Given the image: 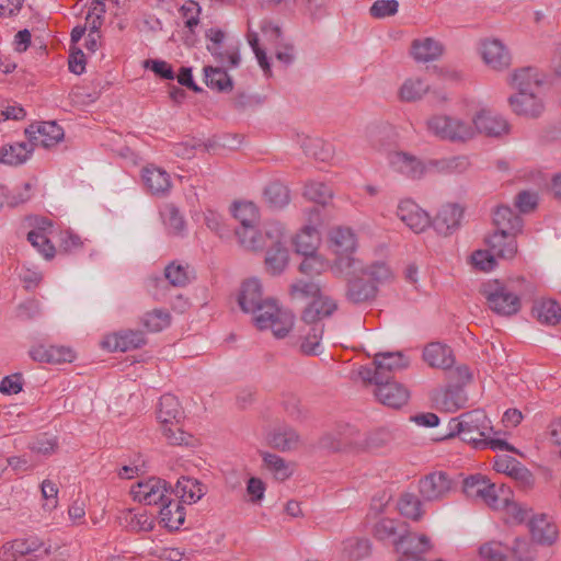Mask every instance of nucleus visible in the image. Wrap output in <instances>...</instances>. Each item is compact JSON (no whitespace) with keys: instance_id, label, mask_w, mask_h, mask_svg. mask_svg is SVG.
Segmentation results:
<instances>
[{"instance_id":"obj_1","label":"nucleus","mask_w":561,"mask_h":561,"mask_svg":"<svg viewBox=\"0 0 561 561\" xmlns=\"http://www.w3.org/2000/svg\"><path fill=\"white\" fill-rule=\"evenodd\" d=\"M512 85L518 91L508 99L514 113L525 117H538L545 110L542 99L536 90L539 89L541 78L535 68H523L512 75Z\"/></svg>"},{"instance_id":"obj_2","label":"nucleus","mask_w":561,"mask_h":561,"mask_svg":"<svg viewBox=\"0 0 561 561\" xmlns=\"http://www.w3.org/2000/svg\"><path fill=\"white\" fill-rule=\"evenodd\" d=\"M448 436H460L466 443L478 449L480 443L493 430L490 419L483 410L477 409L465 412L448 421Z\"/></svg>"},{"instance_id":"obj_3","label":"nucleus","mask_w":561,"mask_h":561,"mask_svg":"<svg viewBox=\"0 0 561 561\" xmlns=\"http://www.w3.org/2000/svg\"><path fill=\"white\" fill-rule=\"evenodd\" d=\"M254 325L263 331L270 329L274 336L285 337L294 327V314L278 307L272 298L250 312Z\"/></svg>"},{"instance_id":"obj_4","label":"nucleus","mask_w":561,"mask_h":561,"mask_svg":"<svg viewBox=\"0 0 561 561\" xmlns=\"http://www.w3.org/2000/svg\"><path fill=\"white\" fill-rule=\"evenodd\" d=\"M410 365V359L402 352L378 353L374 357L373 366L360 367L358 375L363 381L380 383L392 381L391 378Z\"/></svg>"},{"instance_id":"obj_5","label":"nucleus","mask_w":561,"mask_h":561,"mask_svg":"<svg viewBox=\"0 0 561 561\" xmlns=\"http://www.w3.org/2000/svg\"><path fill=\"white\" fill-rule=\"evenodd\" d=\"M426 128L432 135L451 142H465L476 136L472 122L449 115H433L426 121Z\"/></svg>"},{"instance_id":"obj_6","label":"nucleus","mask_w":561,"mask_h":561,"mask_svg":"<svg viewBox=\"0 0 561 561\" xmlns=\"http://www.w3.org/2000/svg\"><path fill=\"white\" fill-rule=\"evenodd\" d=\"M332 273L334 275H350L351 273H360L368 276L376 283H386L392 278L390 267L383 262H376L364 266L362 262L354 256L341 257L333 262Z\"/></svg>"},{"instance_id":"obj_7","label":"nucleus","mask_w":561,"mask_h":561,"mask_svg":"<svg viewBox=\"0 0 561 561\" xmlns=\"http://www.w3.org/2000/svg\"><path fill=\"white\" fill-rule=\"evenodd\" d=\"M483 294L490 309L497 314L511 316L520 308L519 297L497 280L488 283L484 286Z\"/></svg>"},{"instance_id":"obj_8","label":"nucleus","mask_w":561,"mask_h":561,"mask_svg":"<svg viewBox=\"0 0 561 561\" xmlns=\"http://www.w3.org/2000/svg\"><path fill=\"white\" fill-rule=\"evenodd\" d=\"M50 554V546H46L43 540L36 536L15 539L4 543L0 549V559L2 561H15L20 557L33 556L43 558Z\"/></svg>"},{"instance_id":"obj_9","label":"nucleus","mask_w":561,"mask_h":561,"mask_svg":"<svg viewBox=\"0 0 561 561\" xmlns=\"http://www.w3.org/2000/svg\"><path fill=\"white\" fill-rule=\"evenodd\" d=\"M483 62L493 70H504L512 62V55L506 45L497 37H484L478 47Z\"/></svg>"},{"instance_id":"obj_10","label":"nucleus","mask_w":561,"mask_h":561,"mask_svg":"<svg viewBox=\"0 0 561 561\" xmlns=\"http://www.w3.org/2000/svg\"><path fill=\"white\" fill-rule=\"evenodd\" d=\"M130 494L139 503L156 505L164 503L171 493L164 480L151 477L134 484L130 489Z\"/></svg>"},{"instance_id":"obj_11","label":"nucleus","mask_w":561,"mask_h":561,"mask_svg":"<svg viewBox=\"0 0 561 561\" xmlns=\"http://www.w3.org/2000/svg\"><path fill=\"white\" fill-rule=\"evenodd\" d=\"M390 169L411 180H420L427 172V165L416 156L405 151H391L388 154Z\"/></svg>"},{"instance_id":"obj_12","label":"nucleus","mask_w":561,"mask_h":561,"mask_svg":"<svg viewBox=\"0 0 561 561\" xmlns=\"http://www.w3.org/2000/svg\"><path fill=\"white\" fill-rule=\"evenodd\" d=\"M455 488L451 478L444 471H435L420 480L419 490L425 501H440Z\"/></svg>"},{"instance_id":"obj_13","label":"nucleus","mask_w":561,"mask_h":561,"mask_svg":"<svg viewBox=\"0 0 561 561\" xmlns=\"http://www.w3.org/2000/svg\"><path fill=\"white\" fill-rule=\"evenodd\" d=\"M25 135L33 148L36 146L50 148L64 139L65 133L56 122H39L30 125L25 129Z\"/></svg>"},{"instance_id":"obj_14","label":"nucleus","mask_w":561,"mask_h":561,"mask_svg":"<svg viewBox=\"0 0 561 561\" xmlns=\"http://www.w3.org/2000/svg\"><path fill=\"white\" fill-rule=\"evenodd\" d=\"M330 249L336 254V259L353 256L357 249V237L353 229L344 226H336L330 229L328 234Z\"/></svg>"},{"instance_id":"obj_15","label":"nucleus","mask_w":561,"mask_h":561,"mask_svg":"<svg viewBox=\"0 0 561 561\" xmlns=\"http://www.w3.org/2000/svg\"><path fill=\"white\" fill-rule=\"evenodd\" d=\"M397 216L415 233L423 232L431 225L430 215L412 199H403L399 203Z\"/></svg>"},{"instance_id":"obj_16","label":"nucleus","mask_w":561,"mask_h":561,"mask_svg":"<svg viewBox=\"0 0 561 561\" xmlns=\"http://www.w3.org/2000/svg\"><path fill=\"white\" fill-rule=\"evenodd\" d=\"M141 179L146 191L153 196L164 197L172 188L170 174L153 164L142 168Z\"/></svg>"},{"instance_id":"obj_17","label":"nucleus","mask_w":561,"mask_h":561,"mask_svg":"<svg viewBox=\"0 0 561 561\" xmlns=\"http://www.w3.org/2000/svg\"><path fill=\"white\" fill-rule=\"evenodd\" d=\"M146 343L142 332L134 330H124L106 335L101 345L110 352H127L140 347Z\"/></svg>"},{"instance_id":"obj_18","label":"nucleus","mask_w":561,"mask_h":561,"mask_svg":"<svg viewBox=\"0 0 561 561\" xmlns=\"http://www.w3.org/2000/svg\"><path fill=\"white\" fill-rule=\"evenodd\" d=\"M476 134H483L489 137H500L510 131L507 121L491 111H481L472 119Z\"/></svg>"},{"instance_id":"obj_19","label":"nucleus","mask_w":561,"mask_h":561,"mask_svg":"<svg viewBox=\"0 0 561 561\" xmlns=\"http://www.w3.org/2000/svg\"><path fill=\"white\" fill-rule=\"evenodd\" d=\"M374 385L376 386L374 394L383 405L399 409L409 400L408 389L397 381H386Z\"/></svg>"},{"instance_id":"obj_20","label":"nucleus","mask_w":561,"mask_h":561,"mask_svg":"<svg viewBox=\"0 0 561 561\" xmlns=\"http://www.w3.org/2000/svg\"><path fill=\"white\" fill-rule=\"evenodd\" d=\"M463 216V208L458 204H446L440 207L432 221L434 229L443 236L454 233Z\"/></svg>"},{"instance_id":"obj_21","label":"nucleus","mask_w":561,"mask_h":561,"mask_svg":"<svg viewBox=\"0 0 561 561\" xmlns=\"http://www.w3.org/2000/svg\"><path fill=\"white\" fill-rule=\"evenodd\" d=\"M207 49L221 64L238 67L240 64L239 45L233 37H209Z\"/></svg>"},{"instance_id":"obj_22","label":"nucleus","mask_w":561,"mask_h":561,"mask_svg":"<svg viewBox=\"0 0 561 561\" xmlns=\"http://www.w3.org/2000/svg\"><path fill=\"white\" fill-rule=\"evenodd\" d=\"M393 543L399 554L410 553L420 557L432 551L434 547L428 536L416 533L400 534Z\"/></svg>"},{"instance_id":"obj_23","label":"nucleus","mask_w":561,"mask_h":561,"mask_svg":"<svg viewBox=\"0 0 561 561\" xmlns=\"http://www.w3.org/2000/svg\"><path fill=\"white\" fill-rule=\"evenodd\" d=\"M344 277L347 280L346 298L353 304H363L375 298L377 288L374 284L365 282L360 273H351L347 275H335Z\"/></svg>"},{"instance_id":"obj_24","label":"nucleus","mask_w":561,"mask_h":561,"mask_svg":"<svg viewBox=\"0 0 561 561\" xmlns=\"http://www.w3.org/2000/svg\"><path fill=\"white\" fill-rule=\"evenodd\" d=\"M28 354L33 360L48 364L67 363L73 359L70 348L57 345L37 344L31 347Z\"/></svg>"},{"instance_id":"obj_25","label":"nucleus","mask_w":561,"mask_h":561,"mask_svg":"<svg viewBox=\"0 0 561 561\" xmlns=\"http://www.w3.org/2000/svg\"><path fill=\"white\" fill-rule=\"evenodd\" d=\"M443 44L435 37H416L410 48V54L416 62H430L442 56Z\"/></svg>"},{"instance_id":"obj_26","label":"nucleus","mask_w":561,"mask_h":561,"mask_svg":"<svg viewBox=\"0 0 561 561\" xmlns=\"http://www.w3.org/2000/svg\"><path fill=\"white\" fill-rule=\"evenodd\" d=\"M430 90L426 79L419 76L408 77L398 89V99L404 103H415L421 101Z\"/></svg>"},{"instance_id":"obj_27","label":"nucleus","mask_w":561,"mask_h":561,"mask_svg":"<svg viewBox=\"0 0 561 561\" xmlns=\"http://www.w3.org/2000/svg\"><path fill=\"white\" fill-rule=\"evenodd\" d=\"M268 298L263 297L262 285L259 279L250 278L245 280L238 297L240 308L250 313L255 308L264 304Z\"/></svg>"},{"instance_id":"obj_28","label":"nucleus","mask_w":561,"mask_h":561,"mask_svg":"<svg viewBox=\"0 0 561 561\" xmlns=\"http://www.w3.org/2000/svg\"><path fill=\"white\" fill-rule=\"evenodd\" d=\"M423 359L434 368L450 369L455 363L451 350L438 342L430 343L423 351Z\"/></svg>"},{"instance_id":"obj_29","label":"nucleus","mask_w":561,"mask_h":561,"mask_svg":"<svg viewBox=\"0 0 561 561\" xmlns=\"http://www.w3.org/2000/svg\"><path fill=\"white\" fill-rule=\"evenodd\" d=\"M337 309L335 300L322 295L312 300V302L304 310L302 320L306 323H320L319 320L330 317Z\"/></svg>"},{"instance_id":"obj_30","label":"nucleus","mask_w":561,"mask_h":561,"mask_svg":"<svg viewBox=\"0 0 561 561\" xmlns=\"http://www.w3.org/2000/svg\"><path fill=\"white\" fill-rule=\"evenodd\" d=\"M516 234L511 232L495 231L488 239L491 252L497 257L513 259L517 252Z\"/></svg>"},{"instance_id":"obj_31","label":"nucleus","mask_w":561,"mask_h":561,"mask_svg":"<svg viewBox=\"0 0 561 561\" xmlns=\"http://www.w3.org/2000/svg\"><path fill=\"white\" fill-rule=\"evenodd\" d=\"M533 316L546 325H556L561 320V306L553 299H538L531 308Z\"/></svg>"},{"instance_id":"obj_32","label":"nucleus","mask_w":561,"mask_h":561,"mask_svg":"<svg viewBox=\"0 0 561 561\" xmlns=\"http://www.w3.org/2000/svg\"><path fill=\"white\" fill-rule=\"evenodd\" d=\"M321 238L316 225L304 226L294 239L296 252L304 255L318 251Z\"/></svg>"},{"instance_id":"obj_33","label":"nucleus","mask_w":561,"mask_h":561,"mask_svg":"<svg viewBox=\"0 0 561 561\" xmlns=\"http://www.w3.org/2000/svg\"><path fill=\"white\" fill-rule=\"evenodd\" d=\"M161 504L160 523L170 530H178L185 522L184 507L179 501L171 500L170 496Z\"/></svg>"},{"instance_id":"obj_34","label":"nucleus","mask_w":561,"mask_h":561,"mask_svg":"<svg viewBox=\"0 0 561 561\" xmlns=\"http://www.w3.org/2000/svg\"><path fill=\"white\" fill-rule=\"evenodd\" d=\"M493 222L497 231L517 234L523 229V219L508 206H499L493 213Z\"/></svg>"},{"instance_id":"obj_35","label":"nucleus","mask_w":561,"mask_h":561,"mask_svg":"<svg viewBox=\"0 0 561 561\" xmlns=\"http://www.w3.org/2000/svg\"><path fill=\"white\" fill-rule=\"evenodd\" d=\"M157 417L161 425L180 423L183 410L176 397L165 393L160 398Z\"/></svg>"},{"instance_id":"obj_36","label":"nucleus","mask_w":561,"mask_h":561,"mask_svg":"<svg viewBox=\"0 0 561 561\" xmlns=\"http://www.w3.org/2000/svg\"><path fill=\"white\" fill-rule=\"evenodd\" d=\"M104 3L102 0H92L91 8L85 14L84 23L76 25L70 35H84L87 31L90 34L98 32L103 22Z\"/></svg>"},{"instance_id":"obj_37","label":"nucleus","mask_w":561,"mask_h":561,"mask_svg":"<svg viewBox=\"0 0 561 561\" xmlns=\"http://www.w3.org/2000/svg\"><path fill=\"white\" fill-rule=\"evenodd\" d=\"M529 531L535 541L543 545H551L557 536L556 525L550 523L546 515H539L530 519Z\"/></svg>"},{"instance_id":"obj_38","label":"nucleus","mask_w":561,"mask_h":561,"mask_svg":"<svg viewBox=\"0 0 561 561\" xmlns=\"http://www.w3.org/2000/svg\"><path fill=\"white\" fill-rule=\"evenodd\" d=\"M34 148L31 141L4 145L0 149V163L18 165L24 163L32 154Z\"/></svg>"},{"instance_id":"obj_39","label":"nucleus","mask_w":561,"mask_h":561,"mask_svg":"<svg viewBox=\"0 0 561 561\" xmlns=\"http://www.w3.org/2000/svg\"><path fill=\"white\" fill-rule=\"evenodd\" d=\"M257 226L236 227L234 234L240 247L249 251H263L266 248V242L263 241L262 232L257 230Z\"/></svg>"},{"instance_id":"obj_40","label":"nucleus","mask_w":561,"mask_h":561,"mask_svg":"<svg viewBox=\"0 0 561 561\" xmlns=\"http://www.w3.org/2000/svg\"><path fill=\"white\" fill-rule=\"evenodd\" d=\"M175 492L182 502L193 504L205 495L206 488L196 479L181 477L176 482Z\"/></svg>"},{"instance_id":"obj_41","label":"nucleus","mask_w":561,"mask_h":561,"mask_svg":"<svg viewBox=\"0 0 561 561\" xmlns=\"http://www.w3.org/2000/svg\"><path fill=\"white\" fill-rule=\"evenodd\" d=\"M268 442L272 447L278 450L289 451L298 448L300 437L294 428L283 426L271 433Z\"/></svg>"},{"instance_id":"obj_42","label":"nucleus","mask_w":561,"mask_h":561,"mask_svg":"<svg viewBox=\"0 0 561 561\" xmlns=\"http://www.w3.org/2000/svg\"><path fill=\"white\" fill-rule=\"evenodd\" d=\"M204 81L209 89L218 92H230L233 88L230 76L219 67H204Z\"/></svg>"},{"instance_id":"obj_43","label":"nucleus","mask_w":561,"mask_h":561,"mask_svg":"<svg viewBox=\"0 0 561 561\" xmlns=\"http://www.w3.org/2000/svg\"><path fill=\"white\" fill-rule=\"evenodd\" d=\"M164 277L172 286L184 287L195 278V275L190 265L172 262L164 268Z\"/></svg>"},{"instance_id":"obj_44","label":"nucleus","mask_w":561,"mask_h":561,"mask_svg":"<svg viewBox=\"0 0 561 561\" xmlns=\"http://www.w3.org/2000/svg\"><path fill=\"white\" fill-rule=\"evenodd\" d=\"M160 216L170 234H182L185 229V221L175 205L171 203L164 204L160 209Z\"/></svg>"},{"instance_id":"obj_45","label":"nucleus","mask_w":561,"mask_h":561,"mask_svg":"<svg viewBox=\"0 0 561 561\" xmlns=\"http://www.w3.org/2000/svg\"><path fill=\"white\" fill-rule=\"evenodd\" d=\"M512 495L508 486L501 484L497 486L495 483L489 481V488H485L480 500L492 510H500L507 501V496Z\"/></svg>"},{"instance_id":"obj_46","label":"nucleus","mask_w":561,"mask_h":561,"mask_svg":"<svg viewBox=\"0 0 561 561\" xmlns=\"http://www.w3.org/2000/svg\"><path fill=\"white\" fill-rule=\"evenodd\" d=\"M310 328L304 335L300 351L305 355H319L322 352L321 340L323 334L322 323H309Z\"/></svg>"},{"instance_id":"obj_47","label":"nucleus","mask_w":561,"mask_h":561,"mask_svg":"<svg viewBox=\"0 0 561 561\" xmlns=\"http://www.w3.org/2000/svg\"><path fill=\"white\" fill-rule=\"evenodd\" d=\"M436 402L442 410L454 412L466 405L467 396L460 387L448 388L436 399Z\"/></svg>"},{"instance_id":"obj_48","label":"nucleus","mask_w":561,"mask_h":561,"mask_svg":"<svg viewBox=\"0 0 561 561\" xmlns=\"http://www.w3.org/2000/svg\"><path fill=\"white\" fill-rule=\"evenodd\" d=\"M232 215L239 222L238 227L259 225L260 213L257 207L252 202H237L232 207Z\"/></svg>"},{"instance_id":"obj_49","label":"nucleus","mask_w":561,"mask_h":561,"mask_svg":"<svg viewBox=\"0 0 561 561\" xmlns=\"http://www.w3.org/2000/svg\"><path fill=\"white\" fill-rule=\"evenodd\" d=\"M263 461L266 469L278 481H285L294 473L293 465L286 462L282 457L277 455L265 453L263 455Z\"/></svg>"},{"instance_id":"obj_50","label":"nucleus","mask_w":561,"mask_h":561,"mask_svg":"<svg viewBox=\"0 0 561 561\" xmlns=\"http://www.w3.org/2000/svg\"><path fill=\"white\" fill-rule=\"evenodd\" d=\"M329 261L318 251L310 254H304V260L299 265V271L308 276H318L324 273L329 267L332 270Z\"/></svg>"},{"instance_id":"obj_51","label":"nucleus","mask_w":561,"mask_h":561,"mask_svg":"<svg viewBox=\"0 0 561 561\" xmlns=\"http://www.w3.org/2000/svg\"><path fill=\"white\" fill-rule=\"evenodd\" d=\"M266 251V268L274 275L280 274L288 264V250L286 247L264 249Z\"/></svg>"},{"instance_id":"obj_52","label":"nucleus","mask_w":561,"mask_h":561,"mask_svg":"<svg viewBox=\"0 0 561 561\" xmlns=\"http://www.w3.org/2000/svg\"><path fill=\"white\" fill-rule=\"evenodd\" d=\"M398 508L401 515L412 520H420L423 516L422 502L412 493H404L400 496Z\"/></svg>"},{"instance_id":"obj_53","label":"nucleus","mask_w":561,"mask_h":561,"mask_svg":"<svg viewBox=\"0 0 561 561\" xmlns=\"http://www.w3.org/2000/svg\"><path fill=\"white\" fill-rule=\"evenodd\" d=\"M264 198L271 207L283 208L289 203V190L282 183H271L264 191Z\"/></svg>"},{"instance_id":"obj_54","label":"nucleus","mask_w":561,"mask_h":561,"mask_svg":"<svg viewBox=\"0 0 561 561\" xmlns=\"http://www.w3.org/2000/svg\"><path fill=\"white\" fill-rule=\"evenodd\" d=\"M262 236H263V241L266 242L265 249L285 247V239H286L285 228L278 221H274V220L267 221L264 225Z\"/></svg>"},{"instance_id":"obj_55","label":"nucleus","mask_w":561,"mask_h":561,"mask_svg":"<svg viewBox=\"0 0 561 561\" xmlns=\"http://www.w3.org/2000/svg\"><path fill=\"white\" fill-rule=\"evenodd\" d=\"M368 539L351 538L343 542V554L351 561H358L370 553Z\"/></svg>"},{"instance_id":"obj_56","label":"nucleus","mask_w":561,"mask_h":561,"mask_svg":"<svg viewBox=\"0 0 561 561\" xmlns=\"http://www.w3.org/2000/svg\"><path fill=\"white\" fill-rule=\"evenodd\" d=\"M304 195L311 202L325 206L332 197V190L322 182H309L305 186Z\"/></svg>"},{"instance_id":"obj_57","label":"nucleus","mask_w":561,"mask_h":561,"mask_svg":"<svg viewBox=\"0 0 561 561\" xmlns=\"http://www.w3.org/2000/svg\"><path fill=\"white\" fill-rule=\"evenodd\" d=\"M141 323L150 332H159L170 325L171 314L164 309H153L152 311L144 314Z\"/></svg>"},{"instance_id":"obj_58","label":"nucleus","mask_w":561,"mask_h":561,"mask_svg":"<svg viewBox=\"0 0 561 561\" xmlns=\"http://www.w3.org/2000/svg\"><path fill=\"white\" fill-rule=\"evenodd\" d=\"M512 496L513 494L507 496L506 503L499 511L503 512L506 524L518 525L528 518V511L522 504L513 501Z\"/></svg>"},{"instance_id":"obj_59","label":"nucleus","mask_w":561,"mask_h":561,"mask_svg":"<svg viewBox=\"0 0 561 561\" xmlns=\"http://www.w3.org/2000/svg\"><path fill=\"white\" fill-rule=\"evenodd\" d=\"M82 37H71V45L69 48L68 68L75 75H81L85 71V55L78 46Z\"/></svg>"},{"instance_id":"obj_60","label":"nucleus","mask_w":561,"mask_h":561,"mask_svg":"<svg viewBox=\"0 0 561 561\" xmlns=\"http://www.w3.org/2000/svg\"><path fill=\"white\" fill-rule=\"evenodd\" d=\"M27 240L30 243L37 249V251L47 260H50L55 256V247L48 239L47 234L37 231V230H31L27 233Z\"/></svg>"},{"instance_id":"obj_61","label":"nucleus","mask_w":561,"mask_h":561,"mask_svg":"<svg viewBox=\"0 0 561 561\" xmlns=\"http://www.w3.org/2000/svg\"><path fill=\"white\" fill-rule=\"evenodd\" d=\"M427 171L435 169L438 172H454L461 171L467 165V160L463 157H451L439 160H430L427 163Z\"/></svg>"},{"instance_id":"obj_62","label":"nucleus","mask_w":561,"mask_h":561,"mask_svg":"<svg viewBox=\"0 0 561 561\" xmlns=\"http://www.w3.org/2000/svg\"><path fill=\"white\" fill-rule=\"evenodd\" d=\"M305 153L316 160L325 161L331 157V149L318 138H306L302 142Z\"/></svg>"},{"instance_id":"obj_63","label":"nucleus","mask_w":561,"mask_h":561,"mask_svg":"<svg viewBox=\"0 0 561 561\" xmlns=\"http://www.w3.org/2000/svg\"><path fill=\"white\" fill-rule=\"evenodd\" d=\"M489 481L481 474L470 476L463 481V492L469 499H480L485 488H489Z\"/></svg>"},{"instance_id":"obj_64","label":"nucleus","mask_w":561,"mask_h":561,"mask_svg":"<svg viewBox=\"0 0 561 561\" xmlns=\"http://www.w3.org/2000/svg\"><path fill=\"white\" fill-rule=\"evenodd\" d=\"M479 553L485 561H505L506 548L500 541H490L482 545Z\"/></svg>"}]
</instances>
